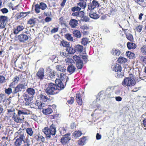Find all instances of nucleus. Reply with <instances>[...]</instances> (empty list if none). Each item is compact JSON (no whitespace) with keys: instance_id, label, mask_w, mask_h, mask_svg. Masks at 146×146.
Wrapping results in <instances>:
<instances>
[{"instance_id":"c756f323","label":"nucleus","mask_w":146,"mask_h":146,"mask_svg":"<svg viewBox=\"0 0 146 146\" xmlns=\"http://www.w3.org/2000/svg\"><path fill=\"white\" fill-rule=\"evenodd\" d=\"M56 69L58 71H59L61 72H64L66 70V67L62 66L60 65H57L56 66Z\"/></svg>"},{"instance_id":"39448f33","label":"nucleus","mask_w":146,"mask_h":146,"mask_svg":"<svg viewBox=\"0 0 146 146\" xmlns=\"http://www.w3.org/2000/svg\"><path fill=\"white\" fill-rule=\"evenodd\" d=\"M45 76L46 79L52 81H54L56 78L55 71L51 69L47 70Z\"/></svg>"},{"instance_id":"1a4fd4ad","label":"nucleus","mask_w":146,"mask_h":146,"mask_svg":"<svg viewBox=\"0 0 146 146\" xmlns=\"http://www.w3.org/2000/svg\"><path fill=\"white\" fill-rule=\"evenodd\" d=\"M44 69L42 68H40L36 74V78L41 80L44 79Z\"/></svg>"},{"instance_id":"cd10ccee","label":"nucleus","mask_w":146,"mask_h":146,"mask_svg":"<svg viewBox=\"0 0 146 146\" xmlns=\"http://www.w3.org/2000/svg\"><path fill=\"white\" fill-rule=\"evenodd\" d=\"M30 114V111L27 110H19L18 111L17 113V114L19 116H20L21 114L27 115H29Z\"/></svg>"},{"instance_id":"8fccbe9b","label":"nucleus","mask_w":146,"mask_h":146,"mask_svg":"<svg viewBox=\"0 0 146 146\" xmlns=\"http://www.w3.org/2000/svg\"><path fill=\"white\" fill-rule=\"evenodd\" d=\"M73 58L74 61L76 63L82 60L80 58L76 55H75L73 57Z\"/></svg>"},{"instance_id":"7ed1b4c3","label":"nucleus","mask_w":146,"mask_h":146,"mask_svg":"<svg viewBox=\"0 0 146 146\" xmlns=\"http://www.w3.org/2000/svg\"><path fill=\"white\" fill-rule=\"evenodd\" d=\"M26 92L24 96V100L26 101L25 104L26 106H29L30 104L31 101L32 100L35 91L34 89L28 88L27 89Z\"/></svg>"},{"instance_id":"412c9836","label":"nucleus","mask_w":146,"mask_h":146,"mask_svg":"<svg viewBox=\"0 0 146 146\" xmlns=\"http://www.w3.org/2000/svg\"><path fill=\"white\" fill-rule=\"evenodd\" d=\"M78 24V21L74 19H71L70 21L69 25L72 28H74L77 26Z\"/></svg>"},{"instance_id":"6ab92c4d","label":"nucleus","mask_w":146,"mask_h":146,"mask_svg":"<svg viewBox=\"0 0 146 146\" xmlns=\"http://www.w3.org/2000/svg\"><path fill=\"white\" fill-rule=\"evenodd\" d=\"M37 99L39 100L40 101L45 102L48 99L47 96L44 95L43 94H40L37 96Z\"/></svg>"},{"instance_id":"49530a36","label":"nucleus","mask_w":146,"mask_h":146,"mask_svg":"<svg viewBox=\"0 0 146 146\" xmlns=\"http://www.w3.org/2000/svg\"><path fill=\"white\" fill-rule=\"evenodd\" d=\"M26 132L28 135L31 136L33 134V131L31 128H28L26 129Z\"/></svg>"},{"instance_id":"0eeeda50","label":"nucleus","mask_w":146,"mask_h":146,"mask_svg":"<svg viewBox=\"0 0 146 146\" xmlns=\"http://www.w3.org/2000/svg\"><path fill=\"white\" fill-rule=\"evenodd\" d=\"M47 7V5L45 3L42 2L40 3L39 5L37 4L35 5V11L36 13H39L40 12V9L44 10Z\"/></svg>"},{"instance_id":"9d476101","label":"nucleus","mask_w":146,"mask_h":146,"mask_svg":"<svg viewBox=\"0 0 146 146\" xmlns=\"http://www.w3.org/2000/svg\"><path fill=\"white\" fill-rule=\"evenodd\" d=\"M7 17L1 15L0 16V29L4 28L8 21Z\"/></svg>"},{"instance_id":"2eb2a0df","label":"nucleus","mask_w":146,"mask_h":146,"mask_svg":"<svg viewBox=\"0 0 146 146\" xmlns=\"http://www.w3.org/2000/svg\"><path fill=\"white\" fill-rule=\"evenodd\" d=\"M18 40L21 42H24L27 41L29 39L28 36L25 34H20L17 37Z\"/></svg>"},{"instance_id":"5fc2aeb1","label":"nucleus","mask_w":146,"mask_h":146,"mask_svg":"<svg viewBox=\"0 0 146 146\" xmlns=\"http://www.w3.org/2000/svg\"><path fill=\"white\" fill-rule=\"evenodd\" d=\"M127 38L131 41H133V36L132 35L128 34L126 35Z\"/></svg>"},{"instance_id":"338daca9","label":"nucleus","mask_w":146,"mask_h":146,"mask_svg":"<svg viewBox=\"0 0 146 146\" xmlns=\"http://www.w3.org/2000/svg\"><path fill=\"white\" fill-rule=\"evenodd\" d=\"M60 56H61L64 57H65L67 56V54L65 52H60Z\"/></svg>"},{"instance_id":"dca6fc26","label":"nucleus","mask_w":146,"mask_h":146,"mask_svg":"<svg viewBox=\"0 0 146 146\" xmlns=\"http://www.w3.org/2000/svg\"><path fill=\"white\" fill-rule=\"evenodd\" d=\"M35 105L38 106V109L40 110L42 109V110L44 108H45V107L47 105L46 104L42 103L41 101H40L38 100H36L35 103Z\"/></svg>"},{"instance_id":"7c9ffc66","label":"nucleus","mask_w":146,"mask_h":146,"mask_svg":"<svg viewBox=\"0 0 146 146\" xmlns=\"http://www.w3.org/2000/svg\"><path fill=\"white\" fill-rule=\"evenodd\" d=\"M90 17L94 19H97L99 18L100 16L95 13L90 11L89 13Z\"/></svg>"},{"instance_id":"c9c22d12","label":"nucleus","mask_w":146,"mask_h":146,"mask_svg":"<svg viewBox=\"0 0 146 146\" xmlns=\"http://www.w3.org/2000/svg\"><path fill=\"white\" fill-rule=\"evenodd\" d=\"M36 19L35 18L30 19L27 21V24L32 25V26H34L36 22Z\"/></svg>"},{"instance_id":"473e14b6","label":"nucleus","mask_w":146,"mask_h":146,"mask_svg":"<svg viewBox=\"0 0 146 146\" xmlns=\"http://www.w3.org/2000/svg\"><path fill=\"white\" fill-rule=\"evenodd\" d=\"M86 140V137L83 136L78 141V144L80 145H83L85 143Z\"/></svg>"},{"instance_id":"393cba45","label":"nucleus","mask_w":146,"mask_h":146,"mask_svg":"<svg viewBox=\"0 0 146 146\" xmlns=\"http://www.w3.org/2000/svg\"><path fill=\"white\" fill-rule=\"evenodd\" d=\"M76 52H78L79 53H81L83 50V47L82 45L77 44L75 46Z\"/></svg>"},{"instance_id":"79ce46f5","label":"nucleus","mask_w":146,"mask_h":146,"mask_svg":"<svg viewBox=\"0 0 146 146\" xmlns=\"http://www.w3.org/2000/svg\"><path fill=\"white\" fill-rule=\"evenodd\" d=\"M65 38L68 40L71 41H73V37L69 33H67L65 35Z\"/></svg>"},{"instance_id":"c03bdc74","label":"nucleus","mask_w":146,"mask_h":146,"mask_svg":"<svg viewBox=\"0 0 146 146\" xmlns=\"http://www.w3.org/2000/svg\"><path fill=\"white\" fill-rule=\"evenodd\" d=\"M81 20L83 22H87L89 21L90 19L88 17L84 15L81 17Z\"/></svg>"},{"instance_id":"f8f14e48","label":"nucleus","mask_w":146,"mask_h":146,"mask_svg":"<svg viewBox=\"0 0 146 146\" xmlns=\"http://www.w3.org/2000/svg\"><path fill=\"white\" fill-rule=\"evenodd\" d=\"M99 6V3L95 0L92 1V3H90L88 5V11H92L94 8L98 7Z\"/></svg>"},{"instance_id":"a211bd4d","label":"nucleus","mask_w":146,"mask_h":146,"mask_svg":"<svg viewBox=\"0 0 146 146\" xmlns=\"http://www.w3.org/2000/svg\"><path fill=\"white\" fill-rule=\"evenodd\" d=\"M76 101L78 105L79 106L82 105L83 101L81 94L80 93H77L76 94Z\"/></svg>"},{"instance_id":"603ef678","label":"nucleus","mask_w":146,"mask_h":146,"mask_svg":"<svg viewBox=\"0 0 146 146\" xmlns=\"http://www.w3.org/2000/svg\"><path fill=\"white\" fill-rule=\"evenodd\" d=\"M22 142L21 141L16 139L14 142V146H21L22 144Z\"/></svg>"},{"instance_id":"4d7b16f0","label":"nucleus","mask_w":146,"mask_h":146,"mask_svg":"<svg viewBox=\"0 0 146 146\" xmlns=\"http://www.w3.org/2000/svg\"><path fill=\"white\" fill-rule=\"evenodd\" d=\"M5 78L2 75H0V84L5 82Z\"/></svg>"},{"instance_id":"b1692460","label":"nucleus","mask_w":146,"mask_h":146,"mask_svg":"<svg viewBox=\"0 0 146 146\" xmlns=\"http://www.w3.org/2000/svg\"><path fill=\"white\" fill-rule=\"evenodd\" d=\"M18 135L17 137H18V138L17 139H19L21 141H24L25 142L24 139H25V136H24V133L22 132H17Z\"/></svg>"},{"instance_id":"58836bf2","label":"nucleus","mask_w":146,"mask_h":146,"mask_svg":"<svg viewBox=\"0 0 146 146\" xmlns=\"http://www.w3.org/2000/svg\"><path fill=\"white\" fill-rule=\"evenodd\" d=\"M76 66L78 69H81L82 68L84 64L82 60L76 63Z\"/></svg>"},{"instance_id":"9b49d317","label":"nucleus","mask_w":146,"mask_h":146,"mask_svg":"<svg viewBox=\"0 0 146 146\" xmlns=\"http://www.w3.org/2000/svg\"><path fill=\"white\" fill-rule=\"evenodd\" d=\"M34 140L37 143H43L44 142L45 139L44 137L40 134H35L33 137Z\"/></svg>"},{"instance_id":"f3484780","label":"nucleus","mask_w":146,"mask_h":146,"mask_svg":"<svg viewBox=\"0 0 146 146\" xmlns=\"http://www.w3.org/2000/svg\"><path fill=\"white\" fill-rule=\"evenodd\" d=\"M45 108H44L42 111V113L44 114L45 115L49 114L52 112V109L48 106L47 105Z\"/></svg>"},{"instance_id":"052dcab7","label":"nucleus","mask_w":146,"mask_h":146,"mask_svg":"<svg viewBox=\"0 0 146 146\" xmlns=\"http://www.w3.org/2000/svg\"><path fill=\"white\" fill-rule=\"evenodd\" d=\"M74 98L73 97H71L70 99L67 101V102L70 104H72L74 102Z\"/></svg>"},{"instance_id":"37998d69","label":"nucleus","mask_w":146,"mask_h":146,"mask_svg":"<svg viewBox=\"0 0 146 146\" xmlns=\"http://www.w3.org/2000/svg\"><path fill=\"white\" fill-rule=\"evenodd\" d=\"M118 62L120 63H125L127 62V60L123 57H120L118 59Z\"/></svg>"},{"instance_id":"0e129e2a","label":"nucleus","mask_w":146,"mask_h":146,"mask_svg":"<svg viewBox=\"0 0 146 146\" xmlns=\"http://www.w3.org/2000/svg\"><path fill=\"white\" fill-rule=\"evenodd\" d=\"M15 109L12 106H11V109L7 110L8 113H9L10 112H13L15 111Z\"/></svg>"},{"instance_id":"aec40b11","label":"nucleus","mask_w":146,"mask_h":146,"mask_svg":"<svg viewBox=\"0 0 146 146\" xmlns=\"http://www.w3.org/2000/svg\"><path fill=\"white\" fill-rule=\"evenodd\" d=\"M24 29V27L23 25H18L16 28H14L13 29V33L15 35L17 34L19 32L23 30Z\"/></svg>"},{"instance_id":"4468645a","label":"nucleus","mask_w":146,"mask_h":146,"mask_svg":"<svg viewBox=\"0 0 146 146\" xmlns=\"http://www.w3.org/2000/svg\"><path fill=\"white\" fill-rule=\"evenodd\" d=\"M20 116L18 114H17L15 112L13 113V115L12 117V118L14 121L17 123H22L23 121L24 118H21L20 117Z\"/></svg>"},{"instance_id":"e2e57ef3","label":"nucleus","mask_w":146,"mask_h":146,"mask_svg":"<svg viewBox=\"0 0 146 146\" xmlns=\"http://www.w3.org/2000/svg\"><path fill=\"white\" fill-rule=\"evenodd\" d=\"M58 30V28H54L52 29L51 31V32L52 33H55L56 32H57Z\"/></svg>"},{"instance_id":"c85d7f7f","label":"nucleus","mask_w":146,"mask_h":146,"mask_svg":"<svg viewBox=\"0 0 146 146\" xmlns=\"http://www.w3.org/2000/svg\"><path fill=\"white\" fill-rule=\"evenodd\" d=\"M73 34L74 37L78 38H80L81 36V34L80 31L75 30L73 32Z\"/></svg>"},{"instance_id":"2f4dec72","label":"nucleus","mask_w":146,"mask_h":146,"mask_svg":"<svg viewBox=\"0 0 146 146\" xmlns=\"http://www.w3.org/2000/svg\"><path fill=\"white\" fill-rule=\"evenodd\" d=\"M82 134V133L81 131L79 130H76L74 131V132L72 134V136L75 138L78 137Z\"/></svg>"},{"instance_id":"09e8293b","label":"nucleus","mask_w":146,"mask_h":146,"mask_svg":"<svg viewBox=\"0 0 146 146\" xmlns=\"http://www.w3.org/2000/svg\"><path fill=\"white\" fill-rule=\"evenodd\" d=\"M123 71L121 70H119L117 72H116V76L117 78H120L122 77L123 76Z\"/></svg>"},{"instance_id":"f03ea898","label":"nucleus","mask_w":146,"mask_h":146,"mask_svg":"<svg viewBox=\"0 0 146 146\" xmlns=\"http://www.w3.org/2000/svg\"><path fill=\"white\" fill-rule=\"evenodd\" d=\"M45 88V91L48 95H54L59 93L56 85L52 83H48L46 85Z\"/></svg>"},{"instance_id":"680f3d73","label":"nucleus","mask_w":146,"mask_h":146,"mask_svg":"<svg viewBox=\"0 0 146 146\" xmlns=\"http://www.w3.org/2000/svg\"><path fill=\"white\" fill-rule=\"evenodd\" d=\"M88 56L85 55H82V58L86 63L88 61Z\"/></svg>"},{"instance_id":"ddd939ff","label":"nucleus","mask_w":146,"mask_h":146,"mask_svg":"<svg viewBox=\"0 0 146 146\" xmlns=\"http://www.w3.org/2000/svg\"><path fill=\"white\" fill-rule=\"evenodd\" d=\"M70 133H68L65 134L64 136L61 138L60 141L62 144H66L68 142L70 139Z\"/></svg>"},{"instance_id":"72a5a7b5","label":"nucleus","mask_w":146,"mask_h":146,"mask_svg":"<svg viewBox=\"0 0 146 146\" xmlns=\"http://www.w3.org/2000/svg\"><path fill=\"white\" fill-rule=\"evenodd\" d=\"M112 68L113 70L116 72L119 70H121V67L119 64H116L115 65L112 66Z\"/></svg>"},{"instance_id":"6e6d98bb","label":"nucleus","mask_w":146,"mask_h":146,"mask_svg":"<svg viewBox=\"0 0 146 146\" xmlns=\"http://www.w3.org/2000/svg\"><path fill=\"white\" fill-rule=\"evenodd\" d=\"M5 92L8 95L10 94L12 92V89L10 88H8L7 89H5Z\"/></svg>"},{"instance_id":"6e6552de","label":"nucleus","mask_w":146,"mask_h":146,"mask_svg":"<svg viewBox=\"0 0 146 146\" xmlns=\"http://www.w3.org/2000/svg\"><path fill=\"white\" fill-rule=\"evenodd\" d=\"M27 86V84L25 83H19L17 85L16 87L14 88V90L13 93L15 94L19 92L22 91L23 90H25L26 87Z\"/></svg>"},{"instance_id":"a878e982","label":"nucleus","mask_w":146,"mask_h":146,"mask_svg":"<svg viewBox=\"0 0 146 146\" xmlns=\"http://www.w3.org/2000/svg\"><path fill=\"white\" fill-rule=\"evenodd\" d=\"M84 12L83 11H78L73 12L72 13V15L73 16L76 17H80V18L84 15Z\"/></svg>"},{"instance_id":"5701e85b","label":"nucleus","mask_w":146,"mask_h":146,"mask_svg":"<svg viewBox=\"0 0 146 146\" xmlns=\"http://www.w3.org/2000/svg\"><path fill=\"white\" fill-rule=\"evenodd\" d=\"M80 1L79 3H77V5L80 6V8L84 9L86 6L87 0H79Z\"/></svg>"},{"instance_id":"bf43d9fd","label":"nucleus","mask_w":146,"mask_h":146,"mask_svg":"<svg viewBox=\"0 0 146 146\" xmlns=\"http://www.w3.org/2000/svg\"><path fill=\"white\" fill-rule=\"evenodd\" d=\"M143 26L142 25L138 26L136 28V30L137 31L139 32H140L142 29Z\"/></svg>"},{"instance_id":"e433bc0d","label":"nucleus","mask_w":146,"mask_h":146,"mask_svg":"<svg viewBox=\"0 0 146 146\" xmlns=\"http://www.w3.org/2000/svg\"><path fill=\"white\" fill-rule=\"evenodd\" d=\"M60 44L61 46H62L63 47H66V48H67V47H69L70 46V44L69 42H68L64 40L61 41Z\"/></svg>"},{"instance_id":"69168bd1","label":"nucleus","mask_w":146,"mask_h":146,"mask_svg":"<svg viewBox=\"0 0 146 146\" xmlns=\"http://www.w3.org/2000/svg\"><path fill=\"white\" fill-rule=\"evenodd\" d=\"M142 52L145 54H146V46H144L141 48Z\"/></svg>"},{"instance_id":"774afa93","label":"nucleus","mask_w":146,"mask_h":146,"mask_svg":"<svg viewBox=\"0 0 146 146\" xmlns=\"http://www.w3.org/2000/svg\"><path fill=\"white\" fill-rule=\"evenodd\" d=\"M1 11L3 13H6L8 12V10L6 8H4L1 10Z\"/></svg>"},{"instance_id":"f257e3e1","label":"nucleus","mask_w":146,"mask_h":146,"mask_svg":"<svg viewBox=\"0 0 146 146\" xmlns=\"http://www.w3.org/2000/svg\"><path fill=\"white\" fill-rule=\"evenodd\" d=\"M42 131L45 135L46 137L50 138L52 136L54 135L56 132L55 125L53 123L52 124L48 127H44L42 130Z\"/></svg>"},{"instance_id":"3c124183","label":"nucleus","mask_w":146,"mask_h":146,"mask_svg":"<svg viewBox=\"0 0 146 146\" xmlns=\"http://www.w3.org/2000/svg\"><path fill=\"white\" fill-rule=\"evenodd\" d=\"M71 11L74 12L75 11H80L81 10V8L78 6H74L71 8Z\"/></svg>"},{"instance_id":"20e7f679","label":"nucleus","mask_w":146,"mask_h":146,"mask_svg":"<svg viewBox=\"0 0 146 146\" xmlns=\"http://www.w3.org/2000/svg\"><path fill=\"white\" fill-rule=\"evenodd\" d=\"M66 76L63 73L60 74V79L56 78L55 80V84L56 85L57 89H58L59 92L65 87L66 83L64 80L66 78Z\"/></svg>"},{"instance_id":"4be33fe9","label":"nucleus","mask_w":146,"mask_h":146,"mask_svg":"<svg viewBox=\"0 0 146 146\" xmlns=\"http://www.w3.org/2000/svg\"><path fill=\"white\" fill-rule=\"evenodd\" d=\"M76 70L75 66L72 64L69 65L67 68V71L70 73V74L74 73Z\"/></svg>"},{"instance_id":"de8ad7c7","label":"nucleus","mask_w":146,"mask_h":146,"mask_svg":"<svg viewBox=\"0 0 146 146\" xmlns=\"http://www.w3.org/2000/svg\"><path fill=\"white\" fill-rule=\"evenodd\" d=\"M59 23L61 25H64L65 26H67L66 24V21L62 17H61L59 19Z\"/></svg>"},{"instance_id":"a19ab883","label":"nucleus","mask_w":146,"mask_h":146,"mask_svg":"<svg viewBox=\"0 0 146 146\" xmlns=\"http://www.w3.org/2000/svg\"><path fill=\"white\" fill-rule=\"evenodd\" d=\"M111 53L114 55L118 56L120 54V52L118 49H113L111 51Z\"/></svg>"},{"instance_id":"a18cd8bd","label":"nucleus","mask_w":146,"mask_h":146,"mask_svg":"<svg viewBox=\"0 0 146 146\" xmlns=\"http://www.w3.org/2000/svg\"><path fill=\"white\" fill-rule=\"evenodd\" d=\"M126 55L130 59H132L134 57L135 54L131 52L127 51L126 52Z\"/></svg>"},{"instance_id":"423d86ee","label":"nucleus","mask_w":146,"mask_h":146,"mask_svg":"<svg viewBox=\"0 0 146 146\" xmlns=\"http://www.w3.org/2000/svg\"><path fill=\"white\" fill-rule=\"evenodd\" d=\"M135 84V81L129 77H127L124 79L122 83V85L125 87L133 86Z\"/></svg>"},{"instance_id":"864d4df0","label":"nucleus","mask_w":146,"mask_h":146,"mask_svg":"<svg viewBox=\"0 0 146 146\" xmlns=\"http://www.w3.org/2000/svg\"><path fill=\"white\" fill-rule=\"evenodd\" d=\"M6 98L5 94H0V101L4 102Z\"/></svg>"},{"instance_id":"f704fd0d","label":"nucleus","mask_w":146,"mask_h":146,"mask_svg":"<svg viewBox=\"0 0 146 146\" xmlns=\"http://www.w3.org/2000/svg\"><path fill=\"white\" fill-rule=\"evenodd\" d=\"M127 46L129 49H135L136 47V45L133 42H128Z\"/></svg>"},{"instance_id":"4c0bfd02","label":"nucleus","mask_w":146,"mask_h":146,"mask_svg":"<svg viewBox=\"0 0 146 146\" xmlns=\"http://www.w3.org/2000/svg\"><path fill=\"white\" fill-rule=\"evenodd\" d=\"M15 16L17 19H19L26 17V15H25L24 12H21L17 14Z\"/></svg>"},{"instance_id":"13d9d810","label":"nucleus","mask_w":146,"mask_h":146,"mask_svg":"<svg viewBox=\"0 0 146 146\" xmlns=\"http://www.w3.org/2000/svg\"><path fill=\"white\" fill-rule=\"evenodd\" d=\"M19 76H16L15 77H14V78L12 80V81L13 82H15V83H17L19 81Z\"/></svg>"},{"instance_id":"ea45409f","label":"nucleus","mask_w":146,"mask_h":146,"mask_svg":"<svg viewBox=\"0 0 146 146\" xmlns=\"http://www.w3.org/2000/svg\"><path fill=\"white\" fill-rule=\"evenodd\" d=\"M90 42L89 40L86 38H83L82 39L81 43L84 46Z\"/></svg>"},{"instance_id":"bb28decb","label":"nucleus","mask_w":146,"mask_h":146,"mask_svg":"<svg viewBox=\"0 0 146 146\" xmlns=\"http://www.w3.org/2000/svg\"><path fill=\"white\" fill-rule=\"evenodd\" d=\"M66 50L68 53L70 54H74L75 52V47L74 48L72 46H69L66 48Z\"/></svg>"}]
</instances>
